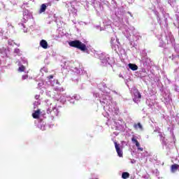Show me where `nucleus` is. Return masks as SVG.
Listing matches in <instances>:
<instances>
[{"instance_id": "9d476101", "label": "nucleus", "mask_w": 179, "mask_h": 179, "mask_svg": "<svg viewBox=\"0 0 179 179\" xmlns=\"http://www.w3.org/2000/svg\"><path fill=\"white\" fill-rule=\"evenodd\" d=\"M46 9H47V6L45 3L42 4L40 8V13H43V12H45Z\"/></svg>"}, {"instance_id": "1a4fd4ad", "label": "nucleus", "mask_w": 179, "mask_h": 179, "mask_svg": "<svg viewBox=\"0 0 179 179\" xmlns=\"http://www.w3.org/2000/svg\"><path fill=\"white\" fill-rule=\"evenodd\" d=\"M129 68L131 69V71H138V66L136 64H129Z\"/></svg>"}, {"instance_id": "9b49d317", "label": "nucleus", "mask_w": 179, "mask_h": 179, "mask_svg": "<svg viewBox=\"0 0 179 179\" xmlns=\"http://www.w3.org/2000/svg\"><path fill=\"white\" fill-rule=\"evenodd\" d=\"M122 178H123V179L129 178V173H128V172H123L122 173Z\"/></svg>"}, {"instance_id": "f03ea898", "label": "nucleus", "mask_w": 179, "mask_h": 179, "mask_svg": "<svg viewBox=\"0 0 179 179\" xmlns=\"http://www.w3.org/2000/svg\"><path fill=\"white\" fill-rule=\"evenodd\" d=\"M141 99H142V95L141 94V92L138 90H134V101L135 103H138V101H141Z\"/></svg>"}, {"instance_id": "423d86ee", "label": "nucleus", "mask_w": 179, "mask_h": 179, "mask_svg": "<svg viewBox=\"0 0 179 179\" xmlns=\"http://www.w3.org/2000/svg\"><path fill=\"white\" fill-rule=\"evenodd\" d=\"M40 114H41V112L40 111V109H38L34 113H32V117L35 120H37L38 118H40Z\"/></svg>"}, {"instance_id": "f8f14e48", "label": "nucleus", "mask_w": 179, "mask_h": 179, "mask_svg": "<svg viewBox=\"0 0 179 179\" xmlns=\"http://www.w3.org/2000/svg\"><path fill=\"white\" fill-rule=\"evenodd\" d=\"M26 69V67L23 65H21L19 68H18V71L19 72H24Z\"/></svg>"}, {"instance_id": "39448f33", "label": "nucleus", "mask_w": 179, "mask_h": 179, "mask_svg": "<svg viewBox=\"0 0 179 179\" xmlns=\"http://www.w3.org/2000/svg\"><path fill=\"white\" fill-rule=\"evenodd\" d=\"M40 45L41 47H42V48H43L44 50H47V48H48V43L47 42V41L42 39L40 41Z\"/></svg>"}, {"instance_id": "6e6552de", "label": "nucleus", "mask_w": 179, "mask_h": 179, "mask_svg": "<svg viewBox=\"0 0 179 179\" xmlns=\"http://www.w3.org/2000/svg\"><path fill=\"white\" fill-rule=\"evenodd\" d=\"M134 129H138V128H139V129H141V131L143 129V127L142 126L141 122L135 123L134 124Z\"/></svg>"}, {"instance_id": "20e7f679", "label": "nucleus", "mask_w": 179, "mask_h": 179, "mask_svg": "<svg viewBox=\"0 0 179 179\" xmlns=\"http://www.w3.org/2000/svg\"><path fill=\"white\" fill-rule=\"evenodd\" d=\"M131 142L133 143H135L138 150H140L141 152H143V148H141V144L139 143V141L135 137H133L131 138Z\"/></svg>"}, {"instance_id": "6ab92c4d", "label": "nucleus", "mask_w": 179, "mask_h": 179, "mask_svg": "<svg viewBox=\"0 0 179 179\" xmlns=\"http://www.w3.org/2000/svg\"><path fill=\"white\" fill-rule=\"evenodd\" d=\"M0 65H1V60H0Z\"/></svg>"}, {"instance_id": "0eeeda50", "label": "nucleus", "mask_w": 179, "mask_h": 179, "mask_svg": "<svg viewBox=\"0 0 179 179\" xmlns=\"http://www.w3.org/2000/svg\"><path fill=\"white\" fill-rule=\"evenodd\" d=\"M179 169V165L177 164H173L171 166V173H176V171H177V170H178Z\"/></svg>"}, {"instance_id": "f3484780", "label": "nucleus", "mask_w": 179, "mask_h": 179, "mask_svg": "<svg viewBox=\"0 0 179 179\" xmlns=\"http://www.w3.org/2000/svg\"><path fill=\"white\" fill-rule=\"evenodd\" d=\"M50 113H51V110L48 109V110H47V113H48V114H50Z\"/></svg>"}, {"instance_id": "7ed1b4c3", "label": "nucleus", "mask_w": 179, "mask_h": 179, "mask_svg": "<svg viewBox=\"0 0 179 179\" xmlns=\"http://www.w3.org/2000/svg\"><path fill=\"white\" fill-rule=\"evenodd\" d=\"M115 148L116 149L117 156H119V157H122L123 156L122 149H121V146H120V144L117 143V142H115Z\"/></svg>"}, {"instance_id": "4468645a", "label": "nucleus", "mask_w": 179, "mask_h": 179, "mask_svg": "<svg viewBox=\"0 0 179 179\" xmlns=\"http://www.w3.org/2000/svg\"><path fill=\"white\" fill-rule=\"evenodd\" d=\"M29 78V76L28 75H24L22 76V80H26V79Z\"/></svg>"}, {"instance_id": "f257e3e1", "label": "nucleus", "mask_w": 179, "mask_h": 179, "mask_svg": "<svg viewBox=\"0 0 179 179\" xmlns=\"http://www.w3.org/2000/svg\"><path fill=\"white\" fill-rule=\"evenodd\" d=\"M69 45H70V47H73L74 48H78V50H80V51H86L87 50L86 44L82 43L79 40L70 41Z\"/></svg>"}, {"instance_id": "2eb2a0df", "label": "nucleus", "mask_w": 179, "mask_h": 179, "mask_svg": "<svg viewBox=\"0 0 179 179\" xmlns=\"http://www.w3.org/2000/svg\"><path fill=\"white\" fill-rule=\"evenodd\" d=\"M47 78H48V79L50 80H51V79H54V76L50 75V76H48Z\"/></svg>"}, {"instance_id": "a211bd4d", "label": "nucleus", "mask_w": 179, "mask_h": 179, "mask_svg": "<svg viewBox=\"0 0 179 179\" xmlns=\"http://www.w3.org/2000/svg\"><path fill=\"white\" fill-rule=\"evenodd\" d=\"M131 163H134V161L133 162L131 161Z\"/></svg>"}, {"instance_id": "ddd939ff", "label": "nucleus", "mask_w": 179, "mask_h": 179, "mask_svg": "<svg viewBox=\"0 0 179 179\" xmlns=\"http://www.w3.org/2000/svg\"><path fill=\"white\" fill-rule=\"evenodd\" d=\"M55 90H56V92H64V87H55Z\"/></svg>"}, {"instance_id": "dca6fc26", "label": "nucleus", "mask_w": 179, "mask_h": 179, "mask_svg": "<svg viewBox=\"0 0 179 179\" xmlns=\"http://www.w3.org/2000/svg\"><path fill=\"white\" fill-rule=\"evenodd\" d=\"M35 99L36 100H38V99H40V95H36Z\"/></svg>"}]
</instances>
